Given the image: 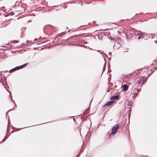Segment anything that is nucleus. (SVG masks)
Masks as SVG:
<instances>
[{
	"label": "nucleus",
	"instance_id": "f257e3e1",
	"mask_svg": "<svg viewBox=\"0 0 157 157\" xmlns=\"http://www.w3.org/2000/svg\"><path fill=\"white\" fill-rule=\"evenodd\" d=\"M75 37H77V38L76 39L74 38V40L71 41V42H73V43H71V44H75L77 45L78 44H84L85 43H86L87 42H85L84 41H82L81 40L79 39V38H81L83 37L82 35H77L76 36H75Z\"/></svg>",
	"mask_w": 157,
	"mask_h": 157
},
{
	"label": "nucleus",
	"instance_id": "f03ea898",
	"mask_svg": "<svg viewBox=\"0 0 157 157\" xmlns=\"http://www.w3.org/2000/svg\"><path fill=\"white\" fill-rule=\"evenodd\" d=\"M119 127V124H115L113 126L111 132V133L112 134L114 135L117 133Z\"/></svg>",
	"mask_w": 157,
	"mask_h": 157
},
{
	"label": "nucleus",
	"instance_id": "7ed1b4c3",
	"mask_svg": "<svg viewBox=\"0 0 157 157\" xmlns=\"http://www.w3.org/2000/svg\"><path fill=\"white\" fill-rule=\"evenodd\" d=\"M136 35L137 36H139L138 38V39L142 38V37H144L143 33H142L141 31H138L137 33H136Z\"/></svg>",
	"mask_w": 157,
	"mask_h": 157
},
{
	"label": "nucleus",
	"instance_id": "20e7f679",
	"mask_svg": "<svg viewBox=\"0 0 157 157\" xmlns=\"http://www.w3.org/2000/svg\"><path fill=\"white\" fill-rule=\"evenodd\" d=\"M114 101H108L106 103H105L103 105L104 106H105L109 105H111L112 103H113Z\"/></svg>",
	"mask_w": 157,
	"mask_h": 157
},
{
	"label": "nucleus",
	"instance_id": "39448f33",
	"mask_svg": "<svg viewBox=\"0 0 157 157\" xmlns=\"http://www.w3.org/2000/svg\"><path fill=\"white\" fill-rule=\"evenodd\" d=\"M119 98V95H116L115 96H111L110 97V99L111 100H117V99Z\"/></svg>",
	"mask_w": 157,
	"mask_h": 157
},
{
	"label": "nucleus",
	"instance_id": "423d86ee",
	"mask_svg": "<svg viewBox=\"0 0 157 157\" xmlns=\"http://www.w3.org/2000/svg\"><path fill=\"white\" fill-rule=\"evenodd\" d=\"M128 89V86L126 85H124L123 87V90L124 91H127Z\"/></svg>",
	"mask_w": 157,
	"mask_h": 157
},
{
	"label": "nucleus",
	"instance_id": "0eeeda50",
	"mask_svg": "<svg viewBox=\"0 0 157 157\" xmlns=\"http://www.w3.org/2000/svg\"><path fill=\"white\" fill-rule=\"evenodd\" d=\"M27 63H25V64L22 65L20 66H18V69H20L23 68V67L26 66L27 65Z\"/></svg>",
	"mask_w": 157,
	"mask_h": 157
},
{
	"label": "nucleus",
	"instance_id": "6e6552de",
	"mask_svg": "<svg viewBox=\"0 0 157 157\" xmlns=\"http://www.w3.org/2000/svg\"><path fill=\"white\" fill-rule=\"evenodd\" d=\"M27 63H25V64L22 65L20 66H18V69H20L23 68V67L26 66L27 65Z\"/></svg>",
	"mask_w": 157,
	"mask_h": 157
},
{
	"label": "nucleus",
	"instance_id": "1a4fd4ad",
	"mask_svg": "<svg viewBox=\"0 0 157 157\" xmlns=\"http://www.w3.org/2000/svg\"><path fill=\"white\" fill-rule=\"evenodd\" d=\"M27 63H25V64L22 65L20 66H18V69H20L23 68V67L26 66L27 65Z\"/></svg>",
	"mask_w": 157,
	"mask_h": 157
},
{
	"label": "nucleus",
	"instance_id": "9d476101",
	"mask_svg": "<svg viewBox=\"0 0 157 157\" xmlns=\"http://www.w3.org/2000/svg\"><path fill=\"white\" fill-rule=\"evenodd\" d=\"M140 90L139 89H136L134 91V94H136V95L139 92Z\"/></svg>",
	"mask_w": 157,
	"mask_h": 157
},
{
	"label": "nucleus",
	"instance_id": "9b49d317",
	"mask_svg": "<svg viewBox=\"0 0 157 157\" xmlns=\"http://www.w3.org/2000/svg\"><path fill=\"white\" fill-rule=\"evenodd\" d=\"M17 70H19L18 69V67L17 66V67H15L10 70V72H11V70H13V71H15Z\"/></svg>",
	"mask_w": 157,
	"mask_h": 157
},
{
	"label": "nucleus",
	"instance_id": "f8f14e48",
	"mask_svg": "<svg viewBox=\"0 0 157 157\" xmlns=\"http://www.w3.org/2000/svg\"><path fill=\"white\" fill-rule=\"evenodd\" d=\"M18 40H12L11 42V43H18Z\"/></svg>",
	"mask_w": 157,
	"mask_h": 157
},
{
	"label": "nucleus",
	"instance_id": "ddd939ff",
	"mask_svg": "<svg viewBox=\"0 0 157 157\" xmlns=\"http://www.w3.org/2000/svg\"><path fill=\"white\" fill-rule=\"evenodd\" d=\"M7 137H6H6L4 138V139H3V141H4L6 140L7 139Z\"/></svg>",
	"mask_w": 157,
	"mask_h": 157
},
{
	"label": "nucleus",
	"instance_id": "4468645a",
	"mask_svg": "<svg viewBox=\"0 0 157 157\" xmlns=\"http://www.w3.org/2000/svg\"><path fill=\"white\" fill-rule=\"evenodd\" d=\"M97 51H98V52H99V50ZM100 54H102V53H103V52H100Z\"/></svg>",
	"mask_w": 157,
	"mask_h": 157
},
{
	"label": "nucleus",
	"instance_id": "2eb2a0df",
	"mask_svg": "<svg viewBox=\"0 0 157 157\" xmlns=\"http://www.w3.org/2000/svg\"><path fill=\"white\" fill-rule=\"evenodd\" d=\"M125 52H128V49H127V50L125 51Z\"/></svg>",
	"mask_w": 157,
	"mask_h": 157
},
{
	"label": "nucleus",
	"instance_id": "dca6fc26",
	"mask_svg": "<svg viewBox=\"0 0 157 157\" xmlns=\"http://www.w3.org/2000/svg\"><path fill=\"white\" fill-rule=\"evenodd\" d=\"M109 53V55H110V54L111 53V52H109L108 53Z\"/></svg>",
	"mask_w": 157,
	"mask_h": 157
},
{
	"label": "nucleus",
	"instance_id": "f3484780",
	"mask_svg": "<svg viewBox=\"0 0 157 157\" xmlns=\"http://www.w3.org/2000/svg\"><path fill=\"white\" fill-rule=\"evenodd\" d=\"M37 40V39H34V41H36Z\"/></svg>",
	"mask_w": 157,
	"mask_h": 157
},
{
	"label": "nucleus",
	"instance_id": "a211bd4d",
	"mask_svg": "<svg viewBox=\"0 0 157 157\" xmlns=\"http://www.w3.org/2000/svg\"><path fill=\"white\" fill-rule=\"evenodd\" d=\"M11 100H12L13 102H15L13 100H12V98H11Z\"/></svg>",
	"mask_w": 157,
	"mask_h": 157
},
{
	"label": "nucleus",
	"instance_id": "6ab92c4d",
	"mask_svg": "<svg viewBox=\"0 0 157 157\" xmlns=\"http://www.w3.org/2000/svg\"><path fill=\"white\" fill-rule=\"evenodd\" d=\"M143 83H144V82H143V83L142 84V85H141V86H142L143 85Z\"/></svg>",
	"mask_w": 157,
	"mask_h": 157
},
{
	"label": "nucleus",
	"instance_id": "aec40b11",
	"mask_svg": "<svg viewBox=\"0 0 157 157\" xmlns=\"http://www.w3.org/2000/svg\"><path fill=\"white\" fill-rule=\"evenodd\" d=\"M140 83V81H138V83L139 84V83Z\"/></svg>",
	"mask_w": 157,
	"mask_h": 157
},
{
	"label": "nucleus",
	"instance_id": "412c9836",
	"mask_svg": "<svg viewBox=\"0 0 157 157\" xmlns=\"http://www.w3.org/2000/svg\"><path fill=\"white\" fill-rule=\"evenodd\" d=\"M13 71V70H11V72L12 71Z\"/></svg>",
	"mask_w": 157,
	"mask_h": 157
},
{
	"label": "nucleus",
	"instance_id": "4be33fe9",
	"mask_svg": "<svg viewBox=\"0 0 157 157\" xmlns=\"http://www.w3.org/2000/svg\"><path fill=\"white\" fill-rule=\"evenodd\" d=\"M81 46H82V47L84 46H83L82 45Z\"/></svg>",
	"mask_w": 157,
	"mask_h": 157
},
{
	"label": "nucleus",
	"instance_id": "5701e85b",
	"mask_svg": "<svg viewBox=\"0 0 157 157\" xmlns=\"http://www.w3.org/2000/svg\"><path fill=\"white\" fill-rule=\"evenodd\" d=\"M156 63V62H155V63H154V64H155V63Z\"/></svg>",
	"mask_w": 157,
	"mask_h": 157
},
{
	"label": "nucleus",
	"instance_id": "b1692460",
	"mask_svg": "<svg viewBox=\"0 0 157 157\" xmlns=\"http://www.w3.org/2000/svg\"><path fill=\"white\" fill-rule=\"evenodd\" d=\"M86 112H87V110H86Z\"/></svg>",
	"mask_w": 157,
	"mask_h": 157
},
{
	"label": "nucleus",
	"instance_id": "393cba45",
	"mask_svg": "<svg viewBox=\"0 0 157 157\" xmlns=\"http://www.w3.org/2000/svg\"><path fill=\"white\" fill-rule=\"evenodd\" d=\"M1 8H0V10H1Z\"/></svg>",
	"mask_w": 157,
	"mask_h": 157
}]
</instances>
